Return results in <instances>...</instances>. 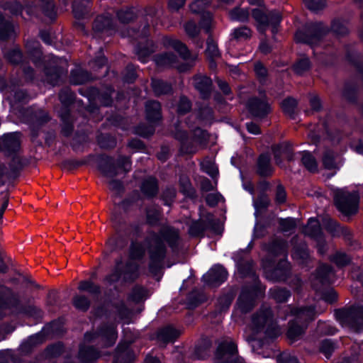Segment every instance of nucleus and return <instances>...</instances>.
Returning a JSON list of instances; mask_svg holds the SVG:
<instances>
[{"label": "nucleus", "instance_id": "1", "mask_svg": "<svg viewBox=\"0 0 363 363\" xmlns=\"http://www.w3.org/2000/svg\"><path fill=\"white\" fill-rule=\"evenodd\" d=\"M165 240L170 247H174L179 240L177 230L169 228H163L160 235L150 233L144 245L140 242H133L130 250V259H138L143 257L145 254V247H147L150 254V272L156 275L162 267V261L166 255V248L163 242ZM138 277V265L133 260L125 263L118 261L111 274L106 277L104 283L111 286L117 281L128 282L134 281Z\"/></svg>", "mask_w": 363, "mask_h": 363}, {"label": "nucleus", "instance_id": "2", "mask_svg": "<svg viewBox=\"0 0 363 363\" xmlns=\"http://www.w3.org/2000/svg\"><path fill=\"white\" fill-rule=\"evenodd\" d=\"M263 333L267 337H274L280 334V329L274 320L271 308L262 306L251 318L250 324L245 331L246 340L253 343L255 341V335ZM252 350L255 351V345L252 344Z\"/></svg>", "mask_w": 363, "mask_h": 363}, {"label": "nucleus", "instance_id": "3", "mask_svg": "<svg viewBox=\"0 0 363 363\" xmlns=\"http://www.w3.org/2000/svg\"><path fill=\"white\" fill-rule=\"evenodd\" d=\"M87 162L96 165L101 174L106 178L111 179L121 172L126 173L131 169L130 158L125 156L119 157L117 166L112 157L107 155H91Z\"/></svg>", "mask_w": 363, "mask_h": 363}, {"label": "nucleus", "instance_id": "4", "mask_svg": "<svg viewBox=\"0 0 363 363\" xmlns=\"http://www.w3.org/2000/svg\"><path fill=\"white\" fill-rule=\"evenodd\" d=\"M320 310L315 312L314 308L306 307L295 308L291 312L294 318L289 322V326L287 331V337L292 342L298 340L304 333L307 323L313 320L316 313L323 312Z\"/></svg>", "mask_w": 363, "mask_h": 363}, {"label": "nucleus", "instance_id": "5", "mask_svg": "<svg viewBox=\"0 0 363 363\" xmlns=\"http://www.w3.org/2000/svg\"><path fill=\"white\" fill-rule=\"evenodd\" d=\"M252 15L257 23V28L261 33H264L267 29L272 26V32L274 34L277 31L281 16L277 11H268L265 9H255L252 10Z\"/></svg>", "mask_w": 363, "mask_h": 363}, {"label": "nucleus", "instance_id": "6", "mask_svg": "<svg viewBox=\"0 0 363 363\" xmlns=\"http://www.w3.org/2000/svg\"><path fill=\"white\" fill-rule=\"evenodd\" d=\"M337 208L344 215L350 216L357 212L359 196L357 192L337 190L334 196Z\"/></svg>", "mask_w": 363, "mask_h": 363}, {"label": "nucleus", "instance_id": "7", "mask_svg": "<svg viewBox=\"0 0 363 363\" xmlns=\"http://www.w3.org/2000/svg\"><path fill=\"white\" fill-rule=\"evenodd\" d=\"M335 315L343 326L357 330L363 328V308L361 306L340 309L335 312Z\"/></svg>", "mask_w": 363, "mask_h": 363}, {"label": "nucleus", "instance_id": "8", "mask_svg": "<svg viewBox=\"0 0 363 363\" xmlns=\"http://www.w3.org/2000/svg\"><path fill=\"white\" fill-rule=\"evenodd\" d=\"M327 33L321 23H310L303 30H298L295 34V40L297 43H304L313 46L320 41V38Z\"/></svg>", "mask_w": 363, "mask_h": 363}, {"label": "nucleus", "instance_id": "9", "mask_svg": "<svg viewBox=\"0 0 363 363\" xmlns=\"http://www.w3.org/2000/svg\"><path fill=\"white\" fill-rule=\"evenodd\" d=\"M0 308L9 309L11 313H24L31 316H38L41 312L36 306L30 305L23 308L16 296L0 297Z\"/></svg>", "mask_w": 363, "mask_h": 363}, {"label": "nucleus", "instance_id": "10", "mask_svg": "<svg viewBox=\"0 0 363 363\" xmlns=\"http://www.w3.org/2000/svg\"><path fill=\"white\" fill-rule=\"evenodd\" d=\"M237 346L231 341L221 342L218 347L216 359L218 363H245L242 358L238 357Z\"/></svg>", "mask_w": 363, "mask_h": 363}, {"label": "nucleus", "instance_id": "11", "mask_svg": "<svg viewBox=\"0 0 363 363\" xmlns=\"http://www.w3.org/2000/svg\"><path fill=\"white\" fill-rule=\"evenodd\" d=\"M227 277L226 270L220 265H216L203 276V281L210 286H217L223 282Z\"/></svg>", "mask_w": 363, "mask_h": 363}, {"label": "nucleus", "instance_id": "12", "mask_svg": "<svg viewBox=\"0 0 363 363\" xmlns=\"http://www.w3.org/2000/svg\"><path fill=\"white\" fill-rule=\"evenodd\" d=\"M3 150L8 154L17 152L21 147V134L11 133L6 134L1 139Z\"/></svg>", "mask_w": 363, "mask_h": 363}, {"label": "nucleus", "instance_id": "13", "mask_svg": "<svg viewBox=\"0 0 363 363\" xmlns=\"http://www.w3.org/2000/svg\"><path fill=\"white\" fill-rule=\"evenodd\" d=\"M96 336H101L102 339L107 340L106 345L111 346L115 342L117 335L115 327L113 325H111L105 329H101L99 333H86L84 335V340L86 342H90L96 338Z\"/></svg>", "mask_w": 363, "mask_h": 363}, {"label": "nucleus", "instance_id": "14", "mask_svg": "<svg viewBox=\"0 0 363 363\" xmlns=\"http://www.w3.org/2000/svg\"><path fill=\"white\" fill-rule=\"evenodd\" d=\"M255 306V299L251 291H242L238 301L236 312L245 314L250 311Z\"/></svg>", "mask_w": 363, "mask_h": 363}, {"label": "nucleus", "instance_id": "15", "mask_svg": "<svg viewBox=\"0 0 363 363\" xmlns=\"http://www.w3.org/2000/svg\"><path fill=\"white\" fill-rule=\"evenodd\" d=\"M248 108L256 117H262L269 111V105L264 99H252L248 102Z\"/></svg>", "mask_w": 363, "mask_h": 363}, {"label": "nucleus", "instance_id": "16", "mask_svg": "<svg viewBox=\"0 0 363 363\" xmlns=\"http://www.w3.org/2000/svg\"><path fill=\"white\" fill-rule=\"evenodd\" d=\"M193 80L195 88L200 92L202 97H208L211 91V79L206 76L199 75L194 77Z\"/></svg>", "mask_w": 363, "mask_h": 363}, {"label": "nucleus", "instance_id": "17", "mask_svg": "<svg viewBox=\"0 0 363 363\" xmlns=\"http://www.w3.org/2000/svg\"><path fill=\"white\" fill-rule=\"evenodd\" d=\"M163 44L167 48L176 50L183 59L187 60L190 57L188 48L181 41L172 38H165L163 40Z\"/></svg>", "mask_w": 363, "mask_h": 363}, {"label": "nucleus", "instance_id": "18", "mask_svg": "<svg viewBox=\"0 0 363 363\" xmlns=\"http://www.w3.org/2000/svg\"><path fill=\"white\" fill-rule=\"evenodd\" d=\"M142 193L147 197H152L158 192V184L155 177H148L145 179L140 186Z\"/></svg>", "mask_w": 363, "mask_h": 363}, {"label": "nucleus", "instance_id": "19", "mask_svg": "<svg viewBox=\"0 0 363 363\" xmlns=\"http://www.w3.org/2000/svg\"><path fill=\"white\" fill-rule=\"evenodd\" d=\"M89 0H75L72 6L74 17L78 20L86 17L89 13Z\"/></svg>", "mask_w": 363, "mask_h": 363}, {"label": "nucleus", "instance_id": "20", "mask_svg": "<svg viewBox=\"0 0 363 363\" xmlns=\"http://www.w3.org/2000/svg\"><path fill=\"white\" fill-rule=\"evenodd\" d=\"M213 216L211 214L208 215L207 220H204L203 218H201L200 220L192 223L189 227V233L191 236H198L203 232V230L211 226L212 225Z\"/></svg>", "mask_w": 363, "mask_h": 363}, {"label": "nucleus", "instance_id": "21", "mask_svg": "<svg viewBox=\"0 0 363 363\" xmlns=\"http://www.w3.org/2000/svg\"><path fill=\"white\" fill-rule=\"evenodd\" d=\"M334 279V273L330 267L323 264L319 267L315 275V280L321 284H328Z\"/></svg>", "mask_w": 363, "mask_h": 363}, {"label": "nucleus", "instance_id": "22", "mask_svg": "<svg viewBox=\"0 0 363 363\" xmlns=\"http://www.w3.org/2000/svg\"><path fill=\"white\" fill-rule=\"evenodd\" d=\"M145 111L149 121H156L161 118V106L159 102L155 101L147 102Z\"/></svg>", "mask_w": 363, "mask_h": 363}, {"label": "nucleus", "instance_id": "23", "mask_svg": "<svg viewBox=\"0 0 363 363\" xmlns=\"http://www.w3.org/2000/svg\"><path fill=\"white\" fill-rule=\"evenodd\" d=\"M180 333L179 330L171 326H167L158 332L157 338L163 343H167L175 340L180 335Z\"/></svg>", "mask_w": 363, "mask_h": 363}, {"label": "nucleus", "instance_id": "24", "mask_svg": "<svg viewBox=\"0 0 363 363\" xmlns=\"http://www.w3.org/2000/svg\"><path fill=\"white\" fill-rule=\"evenodd\" d=\"M177 56L170 52L157 55L155 57V64L158 67L174 66L177 62Z\"/></svg>", "mask_w": 363, "mask_h": 363}, {"label": "nucleus", "instance_id": "25", "mask_svg": "<svg viewBox=\"0 0 363 363\" xmlns=\"http://www.w3.org/2000/svg\"><path fill=\"white\" fill-rule=\"evenodd\" d=\"M257 172L262 176H269L272 173L270 164V157L266 155H261L257 162Z\"/></svg>", "mask_w": 363, "mask_h": 363}, {"label": "nucleus", "instance_id": "26", "mask_svg": "<svg viewBox=\"0 0 363 363\" xmlns=\"http://www.w3.org/2000/svg\"><path fill=\"white\" fill-rule=\"evenodd\" d=\"M93 28L97 32L111 30L113 28L112 19L109 16H98L94 21Z\"/></svg>", "mask_w": 363, "mask_h": 363}, {"label": "nucleus", "instance_id": "27", "mask_svg": "<svg viewBox=\"0 0 363 363\" xmlns=\"http://www.w3.org/2000/svg\"><path fill=\"white\" fill-rule=\"evenodd\" d=\"M303 232L306 235L312 238H320L321 232L319 221L315 218H310L307 225L304 228Z\"/></svg>", "mask_w": 363, "mask_h": 363}, {"label": "nucleus", "instance_id": "28", "mask_svg": "<svg viewBox=\"0 0 363 363\" xmlns=\"http://www.w3.org/2000/svg\"><path fill=\"white\" fill-rule=\"evenodd\" d=\"M206 43L207 48L206 50V55L207 57L211 60L210 65L211 67H215L213 60L220 57V52L217 44L211 38H208L207 39Z\"/></svg>", "mask_w": 363, "mask_h": 363}, {"label": "nucleus", "instance_id": "29", "mask_svg": "<svg viewBox=\"0 0 363 363\" xmlns=\"http://www.w3.org/2000/svg\"><path fill=\"white\" fill-rule=\"evenodd\" d=\"M292 257L300 264H303L306 262L309 257V255L305 242H301L298 246L294 247Z\"/></svg>", "mask_w": 363, "mask_h": 363}, {"label": "nucleus", "instance_id": "30", "mask_svg": "<svg viewBox=\"0 0 363 363\" xmlns=\"http://www.w3.org/2000/svg\"><path fill=\"white\" fill-rule=\"evenodd\" d=\"M152 87L155 94L157 96L167 94L172 91V86L160 79H153L152 82Z\"/></svg>", "mask_w": 363, "mask_h": 363}, {"label": "nucleus", "instance_id": "31", "mask_svg": "<svg viewBox=\"0 0 363 363\" xmlns=\"http://www.w3.org/2000/svg\"><path fill=\"white\" fill-rule=\"evenodd\" d=\"M79 355L84 363H91L99 357L98 352L91 347H81Z\"/></svg>", "mask_w": 363, "mask_h": 363}, {"label": "nucleus", "instance_id": "32", "mask_svg": "<svg viewBox=\"0 0 363 363\" xmlns=\"http://www.w3.org/2000/svg\"><path fill=\"white\" fill-rule=\"evenodd\" d=\"M39 6L44 13L50 20H53L56 17V12L52 0H42Z\"/></svg>", "mask_w": 363, "mask_h": 363}, {"label": "nucleus", "instance_id": "33", "mask_svg": "<svg viewBox=\"0 0 363 363\" xmlns=\"http://www.w3.org/2000/svg\"><path fill=\"white\" fill-rule=\"evenodd\" d=\"M148 297L147 291L142 286H135L130 292L128 299L135 303H139Z\"/></svg>", "mask_w": 363, "mask_h": 363}, {"label": "nucleus", "instance_id": "34", "mask_svg": "<svg viewBox=\"0 0 363 363\" xmlns=\"http://www.w3.org/2000/svg\"><path fill=\"white\" fill-rule=\"evenodd\" d=\"M232 38L237 41L248 40L252 36V30L247 26H242L233 30Z\"/></svg>", "mask_w": 363, "mask_h": 363}, {"label": "nucleus", "instance_id": "35", "mask_svg": "<svg viewBox=\"0 0 363 363\" xmlns=\"http://www.w3.org/2000/svg\"><path fill=\"white\" fill-rule=\"evenodd\" d=\"M229 15L233 21L245 22L249 18L250 11L247 9L238 7L231 10Z\"/></svg>", "mask_w": 363, "mask_h": 363}, {"label": "nucleus", "instance_id": "36", "mask_svg": "<svg viewBox=\"0 0 363 363\" xmlns=\"http://www.w3.org/2000/svg\"><path fill=\"white\" fill-rule=\"evenodd\" d=\"M287 245L281 240H276L272 242L269 247V253L273 256L279 255H285L286 252Z\"/></svg>", "mask_w": 363, "mask_h": 363}, {"label": "nucleus", "instance_id": "37", "mask_svg": "<svg viewBox=\"0 0 363 363\" xmlns=\"http://www.w3.org/2000/svg\"><path fill=\"white\" fill-rule=\"evenodd\" d=\"M301 162L303 165L310 172H315L317 171L318 164L314 157L309 152H303Z\"/></svg>", "mask_w": 363, "mask_h": 363}, {"label": "nucleus", "instance_id": "38", "mask_svg": "<svg viewBox=\"0 0 363 363\" xmlns=\"http://www.w3.org/2000/svg\"><path fill=\"white\" fill-rule=\"evenodd\" d=\"M78 289L87 291L90 294L97 295L100 293V287L91 281H82L79 284Z\"/></svg>", "mask_w": 363, "mask_h": 363}, {"label": "nucleus", "instance_id": "39", "mask_svg": "<svg viewBox=\"0 0 363 363\" xmlns=\"http://www.w3.org/2000/svg\"><path fill=\"white\" fill-rule=\"evenodd\" d=\"M13 33V26L10 23H4V17L0 15V39L6 40L11 37Z\"/></svg>", "mask_w": 363, "mask_h": 363}, {"label": "nucleus", "instance_id": "40", "mask_svg": "<svg viewBox=\"0 0 363 363\" xmlns=\"http://www.w3.org/2000/svg\"><path fill=\"white\" fill-rule=\"evenodd\" d=\"M270 295L277 302H284L290 296V292L285 289L274 288L270 289Z\"/></svg>", "mask_w": 363, "mask_h": 363}, {"label": "nucleus", "instance_id": "41", "mask_svg": "<svg viewBox=\"0 0 363 363\" xmlns=\"http://www.w3.org/2000/svg\"><path fill=\"white\" fill-rule=\"evenodd\" d=\"M296 106L297 101L293 98H287L281 103V108L284 112L291 117L295 113Z\"/></svg>", "mask_w": 363, "mask_h": 363}, {"label": "nucleus", "instance_id": "42", "mask_svg": "<svg viewBox=\"0 0 363 363\" xmlns=\"http://www.w3.org/2000/svg\"><path fill=\"white\" fill-rule=\"evenodd\" d=\"M289 264L286 259L281 260L277 268L275 269V270L273 272L276 275H277V277H269V275H267V277L272 279L275 280H281L284 279V277L286 275L287 270L289 269Z\"/></svg>", "mask_w": 363, "mask_h": 363}, {"label": "nucleus", "instance_id": "43", "mask_svg": "<svg viewBox=\"0 0 363 363\" xmlns=\"http://www.w3.org/2000/svg\"><path fill=\"white\" fill-rule=\"evenodd\" d=\"M147 48H142L139 45L135 49V52L139 60L143 62H145V58L154 51L152 43L151 42L147 41Z\"/></svg>", "mask_w": 363, "mask_h": 363}, {"label": "nucleus", "instance_id": "44", "mask_svg": "<svg viewBox=\"0 0 363 363\" xmlns=\"http://www.w3.org/2000/svg\"><path fill=\"white\" fill-rule=\"evenodd\" d=\"M73 304L79 310L86 311L89 308L90 302L84 296H75L73 298Z\"/></svg>", "mask_w": 363, "mask_h": 363}, {"label": "nucleus", "instance_id": "45", "mask_svg": "<svg viewBox=\"0 0 363 363\" xmlns=\"http://www.w3.org/2000/svg\"><path fill=\"white\" fill-rule=\"evenodd\" d=\"M306 6L311 11L317 12L326 6L325 0H304Z\"/></svg>", "mask_w": 363, "mask_h": 363}, {"label": "nucleus", "instance_id": "46", "mask_svg": "<svg viewBox=\"0 0 363 363\" xmlns=\"http://www.w3.org/2000/svg\"><path fill=\"white\" fill-rule=\"evenodd\" d=\"M208 139V133L205 130L201 128H196L194 130V136L192 140L194 143L203 145L206 144Z\"/></svg>", "mask_w": 363, "mask_h": 363}, {"label": "nucleus", "instance_id": "47", "mask_svg": "<svg viewBox=\"0 0 363 363\" xmlns=\"http://www.w3.org/2000/svg\"><path fill=\"white\" fill-rule=\"evenodd\" d=\"M323 163L325 168L328 169H335L336 163L335 162V155L330 150H326L323 155Z\"/></svg>", "mask_w": 363, "mask_h": 363}, {"label": "nucleus", "instance_id": "48", "mask_svg": "<svg viewBox=\"0 0 363 363\" xmlns=\"http://www.w3.org/2000/svg\"><path fill=\"white\" fill-rule=\"evenodd\" d=\"M331 261L338 267H344L350 263V258L344 252H337L332 257Z\"/></svg>", "mask_w": 363, "mask_h": 363}, {"label": "nucleus", "instance_id": "49", "mask_svg": "<svg viewBox=\"0 0 363 363\" xmlns=\"http://www.w3.org/2000/svg\"><path fill=\"white\" fill-rule=\"evenodd\" d=\"M310 67L311 63L308 58H303L294 66V69L298 74H302L308 70Z\"/></svg>", "mask_w": 363, "mask_h": 363}, {"label": "nucleus", "instance_id": "50", "mask_svg": "<svg viewBox=\"0 0 363 363\" xmlns=\"http://www.w3.org/2000/svg\"><path fill=\"white\" fill-rule=\"evenodd\" d=\"M184 30L186 35L191 38H196L200 31V29L196 26V23L192 21H188L184 25Z\"/></svg>", "mask_w": 363, "mask_h": 363}, {"label": "nucleus", "instance_id": "51", "mask_svg": "<svg viewBox=\"0 0 363 363\" xmlns=\"http://www.w3.org/2000/svg\"><path fill=\"white\" fill-rule=\"evenodd\" d=\"M331 28L333 31L338 35H345L348 33L347 26L340 20L334 21L332 23Z\"/></svg>", "mask_w": 363, "mask_h": 363}, {"label": "nucleus", "instance_id": "52", "mask_svg": "<svg viewBox=\"0 0 363 363\" xmlns=\"http://www.w3.org/2000/svg\"><path fill=\"white\" fill-rule=\"evenodd\" d=\"M181 191L186 195H191L194 192L189 178L186 176H181L179 178Z\"/></svg>", "mask_w": 363, "mask_h": 363}, {"label": "nucleus", "instance_id": "53", "mask_svg": "<svg viewBox=\"0 0 363 363\" xmlns=\"http://www.w3.org/2000/svg\"><path fill=\"white\" fill-rule=\"evenodd\" d=\"M5 57L8 61L12 64H18L21 62L22 55L20 50L17 48L12 49L5 54Z\"/></svg>", "mask_w": 363, "mask_h": 363}, {"label": "nucleus", "instance_id": "54", "mask_svg": "<svg viewBox=\"0 0 363 363\" xmlns=\"http://www.w3.org/2000/svg\"><path fill=\"white\" fill-rule=\"evenodd\" d=\"M279 225L281 231L290 232L295 228L296 220L291 218L281 219L279 221Z\"/></svg>", "mask_w": 363, "mask_h": 363}, {"label": "nucleus", "instance_id": "55", "mask_svg": "<svg viewBox=\"0 0 363 363\" xmlns=\"http://www.w3.org/2000/svg\"><path fill=\"white\" fill-rule=\"evenodd\" d=\"M201 168L205 172L212 177H214L218 174V169L216 167L210 160H205L202 162Z\"/></svg>", "mask_w": 363, "mask_h": 363}, {"label": "nucleus", "instance_id": "56", "mask_svg": "<svg viewBox=\"0 0 363 363\" xmlns=\"http://www.w3.org/2000/svg\"><path fill=\"white\" fill-rule=\"evenodd\" d=\"M191 105L189 100L184 96H182L177 106V112L179 114H185L191 110Z\"/></svg>", "mask_w": 363, "mask_h": 363}, {"label": "nucleus", "instance_id": "57", "mask_svg": "<svg viewBox=\"0 0 363 363\" xmlns=\"http://www.w3.org/2000/svg\"><path fill=\"white\" fill-rule=\"evenodd\" d=\"M320 350V352L323 353L327 358H329L335 350V345L330 340H325L321 342Z\"/></svg>", "mask_w": 363, "mask_h": 363}, {"label": "nucleus", "instance_id": "58", "mask_svg": "<svg viewBox=\"0 0 363 363\" xmlns=\"http://www.w3.org/2000/svg\"><path fill=\"white\" fill-rule=\"evenodd\" d=\"M160 213L159 209L155 207L152 206L147 209V221L150 224L155 223L160 218Z\"/></svg>", "mask_w": 363, "mask_h": 363}, {"label": "nucleus", "instance_id": "59", "mask_svg": "<svg viewBox=\"0 0 363 363\" xmlns=\"http://www.w3.org/2000/svg\"><path fill=\"white\" fill-rule=\"evenodd\" d=\"M48 81L52 85L58 84L60 79L65 74L64 72L59 69H55L53 74H50L48 71L46 72Z\"/></svg>", "mask_w": 363, "mask_h": 363}, {"label": "nucleus", "instance_id": "60", "mask_svg": "<svg viewBox=\"0 0 363 363\" xmlns=\"http://www.w3.org/2000/svg\"><path fill=\"white\" fill-rule=\"evenodd\" d=\"M117 16L118 19L123 23H128L135 18V13L132 9L120 11L118 12Z\"/></svg>", "mask_w": 363, "mask_h": 363}, {"label": "nucleus", "instance_id": "61", "mask_svg": "<svg viewBox=\"0 0 363 363\" xmlns=\"http://www.w3.org/2000/svg\"><path fill=\"white\" fill-rule=\"evenodd\" d=\"M72 82L74 84H82L90 79L86 72L79 71L72 74Z\"/></svg>", "mask_w": 363, "mask_h": 363}, {"label": "nucleus", "instance_id": "62", "mask_svg": "<svg viewBox=\"0 0 363 363\" xmlns=\"http://www.w3.org/2000/svg\"><path fill=\"white\" fill-rule=\"evenodd\" d=\"M208 3V0H195V1L190 5V9L193 13H200Z\"/></svg>", "mask_w": 363, "mask_h": 363}, {"label": "nucleus", "instance_id": "63", "mask_svg": "<svg viewBox=\"0 0 363 363\" xmlns=\"http://www.w3.org/2000/svg\"><path fill=\"white\" fill-rule=\"evenodd\" d=\"M208 3V0H195V1L190 5V9L193 13H200Z\"/></svg>", "mask_w": 363, "mask_h": 363}, {"label": "nucleus", "instance_id": "64", "mask_svg": "<svg viewBox=\"0 0 363 363\" xmlns=\"http://www.w3.org/2000/svg\"><path fill=\"white\" fill-rule=\"evenodd\" d=\"M278 363H298L296 357L289 353H283L277 357Z\"/></svg>", "mask_w": 363, "mask_h": 363}]
</instances>
